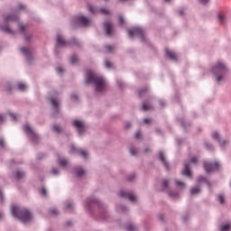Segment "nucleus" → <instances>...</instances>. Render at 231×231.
Masks as SVG:
<instances>
[{
	"label": "nucleus",
	"mask_w": 231,
	"mask_h": 231,
	"mask_svg": "<svg viewBox=\"0 0 231 231\" xmlns=\"http://www.w3.org/2000/svg\"><path fill=\"white\" fill-rule=\"evenodd\" d=\"M86 82L87 84L91 82L97 93H104L105 91H107V83L106 82V79L91 70L87 72Z\"/></svg>",
	"instance_id": "obj_1"
},
{
	"label": "nucleus",
	"mask_w": 231,
	"mask_h": 231,
	"mask_svg": "<svg viewBox=\"0 0 231 231\" xmlns=\"http://www.w3.org/2000/svg\"><path fill=\"white\" fill-rule=\"evenodd\" d=\"M12 215L14 217H19L23 223H28L32 221V213L28 209H19L17 206L12 207Z\"/></svg>",
	"instance_id": "obj_2"
},
{
	"label": "nucleus",
	"mask_w": 231,
	"mask_h": 231,
	"mask_svg": "<svg viewBox=\"0 0 231 231\" xmlns=\"http://www.w3.org/2000/svg\"><path fill=\"white\" fill-rule=\"evenodd\" d=\"M228 71L225 63L218 61L216 66L212 69V73H214L217 77V82H221L223 80V75H225Z\"/></svg>",
	"instance_id": "obj_3"
},
{
	"label": "nucleus",
	"mask_w": 231,
	"mask_h": 231,
	"mask_svg": "<svg viewBox=\"0 0 231 231\" xmlns=\"http://www.w3.org/2000/svg\"><path fill=\"white\" fill-rule=\"evenodd\" d=\"M191 163H198V158L193 157L190 159V162H186L184 164V169L182 171L183 176H187L188 178H190L192 176V173L190 172V164Z\"/></svg>",
	"instance_id": "obj_4"
},
{
	"label": "nucleus",
	"mask_w": 231,
	"mask_h": 231,
	"mask_svg": "<svg viewBox=\"0 0 231 231\" xmlns=\"http://www.w3.org/2000/svg\"><path fill=\"white\" fill-rule=\"evenodd\" d=\"M128 35L129 37H134V35H137L140 39H143V30L140 27H134L132 30H128Z\"/></svg>",
	"instance_id": "obj_5"
},
{
	"label": "nucleus",
	"mask_w": 231,
	"mask_h": 231,
	"mask_svg": "<svg viewBox=\"0 0 231 231\" xmlns=\"http://www.w3.org/2000/svg\"><path fill=\"white\" fill-rule=\"evenodd\" d=\"M73 125L76 127L79 134H84V131H86V125H84V122L80 120H75Z\"/></svg>",
	"instance_id": "obj_6"
},
{
	"label": "nucleus",
	"mask_w": 231,
	"mask_h": 231,
	"mask_svg": "<svg viewBox=\"0 0 231 231\" xmlns=\"http://www.w3.org/2000/svg\"><path fill=\"white\" fill-rule=\"evenodd\" d=\"M88 11L91 12V14H103L104 15H109V10L107 9H100L94 7L91 5H88Z\"/></svg>",
	"instance_id": "obj_7"
},
{
	"label": "nucleus",
	"mask_w": 231,
	"mask_h": 231,
	"mask_svg": "<svg viewBox=\"0 0 231 231\" xmlns=\"http://www.w3.org/2000/svg\"><path fill=\"white\" fill-rule=\"evenodd\" d=\"M204 167L207 172H212V171H217V169H219V164L217 162H206Z\"/></svg>",
	"instance_id": "obj_8"
},
{
	"label": "nucleus",
	"mask_w": 231,
	"mask_h": 231,
	"mask_svg": "<svg viewBox=\"0 0 231 231\" xmlns=\"http://www.w3.org/2000/svg\"><path fill=\"white\" fill-rule=\"evenodd\" d=\"M119 196L120 198H126V199H129L130 201H136V196H134L133 193L122 190L119 192Z\"/></svg>",
	"instance_id": "obj_9"
},
{
	"label": "nucleus",
	"mask_w": 231,
	"mask_h": 231,
	"mask_svg": "<svg viewBox=\"0 0 231 231\" xmlns=\"http://www.w3.org/2000/svg\"><path fill=\"white\" fill-rule=\"evenodd\" d=\"M69 152L71 154H75V152H78V154H79L83 158H88V152H84V150H79V149L75 148L74 145H70Z\"/></svg>",
	"instance_id": "obj_10"
},
{
	"label": "nucleus",
	"mask_w": 231,
	"mask_h": 231,
	"mask_svg": "<svg viewBox=\"0 0 231 231\" xmlns=\"http://www.w3.org/2000/svg\"><path fill=\"white\" fill-rule=\"evenodd\" d=\"M166 57L170 59L171 60H178V57L176 56V53L169 49L165 50Z\"/></svg>",
	"instance_id": "obj_11"
},
{
	"label": "nucleus",
	"mask_w": 231,
	"mask_h": 231,
	"mask_svg": "<svg viewBox=\"0 0 231 231\" xmlns=\"http://www.w3.org/2000/svg\"><path fill=\"white\" fill-rule=\"evenodd\" d=\"M23 131L27 134H30L31 136H32V138H37V134H35V132H33V129H32V127L28 125H26L23 127Z\"/></svg>",
	"instance_id": "obj_12"
},
{
	"label": "nucleus",
	"mask_w": 231,
	"mask_h": 231,
	"mask_svg": "<svg viewBox=\"0 0 231 231\" xmlns=\"http://www.w3.org/2000/svg\"><path fill=\"white\" fill-rule=\"evenodd\" d=\"M77 21L79 24H82V26H88V24H89V19L85 16H78Z\"/></svg>",
	"instance_id": "obj_13"
},
{
	"label": "nucleus",
	"mask_w": 231,
	"mask_h": 231,
	"mask_svg": "<svg viewBox=\"0 0 231 231\" xmlns=\"http://www.w3.org/2000/svg\"><path fill=\"white\" fill-rule=\"evenodd\" d=\"M105 32H106V35H112L113 24H111L110 23H105Z\"/></svg>",
	"instance_id": "obj_14"
},
{
	"label": "nucleus",
	"mask_w": 231,
	"mask_h": 231,
	"mask_svg": "<svg viewBox=\"0 0 231 231\" xmlns=\"http://www.w3.org/2000/svg\"><path fill=\"white\" fill-rule=\"evenodd\" d=\"M21 50H22V53H23V55L27 57V60H32V56L30 49L22 48Z\"/></svg>",
	"instance_id": "obj_15"
},
{
	"label": "nucleus",
	"mask_w": 231,
	"mask_h": 231,
	"mask_svg": "<svg viewBox=\"0 0 231 231\" xmlns=\"http://www.w3.org/2000/svg\"><path fill=\"white\" fill-rule=\"evenodd\" d=\"M58 46H68V42L64 41L61 35H58L56 38Z\"/></svg>",
	"instance_id": "obj_16"
},
{
	"label": "nucleus",
	"mask_w": 231,
	"mask_h": 231,
	"mask_svg": "<svg viewBox=\"0 0 231 231\" xmlns=\"http://www.w3.org/2000/svg\"><path fill=\"white\" fill-rule=\"evenodd\" d=\"M159 160L162 162L163 165L166 167V169H169V163H167V161L165 160V155H163V152H159Z\"/></svg>",
	"instance_id": "obj_17"
},
{
	"label": "nucleus",
	"mask_w": 231,
	"mask_h": 231,
	"mask_svg": "<svg viewBox=\"0 0 231 231\" xmlns=\"http://www.w3.org/2000/svg\"><path fill=\"white\" fill-rule=\"evenodd\" d=\"M84 169L80 168V167H77L75 168V174L76 176H78V178H80V176H84Z\"/></svg>",
	"instance_id": "obj_18"
},
{
	"label": "nucleus",
	"mask_w": 231,
	"mask_h": 231,
	"mask_svg": "<svg viewBox=\"0 0 231 231\" xmlns=\"http://www.w3.org/2000/svg\"><path fill=\"white\" fill-rule=\"evenodd\" d=\"M231 230V224H222L220 226V231H230Z\"/></svg>",
	"instance_id": "obj_19"
},
{
	"label": "nucleus",
	"mask_w": 231,
	"mask_h": 231,
	"mask_svg": "<svg viewBox=\"0 0 231 231\" xmlns=\"http://www.w3.org/2000/svg\"><path fill=\"white\" fill-rule=\"evenodd\" d=\"M152 109V106L149 103H143L142 106V110L143 111H151Z\"/></svg>",
	"instance_id": "obj_20"
},
{
	"label": "nucleus",
	"mask_w": 231,
	"mask_h": 231,
	"mask_svg": "<svg viewBox=\"0 0 231 231\" xmlns=\"http://www.w3.org/2000/svg\"><path fill=\"white\" fill-rule=\"evenodd\" d=\"M14 176L15 180H22V178H24V172L18 171L14 173Z\"/></svg>",
	"instance_id": "obj_21"
},
{
	"label": "nucleus",
	"mask_w": 231,
	"mask_h": 231,
	"mask_svg": "<svg viewBox=\"0 0 231 231\" xmlns=\"http://www.w3.org/2000/svg\"><path fill=\"white\" fill-rule=\"evenodd\" d=\"M5 21L7 22V23H10V21H17V15H12V14H9V15H6L5 17Z\"/></svg>",
	"instance_id": "obj_22"
},
{
	"label": "nucleus",
	"mask_w": 231,
	"mask_h": 231,
	"mask_svg": "<svg viewBox=\"0 0 231 231\" xmlns=\"http://www.w3.org/2000/svg\"><path fill=\"white\" fill-rule=\"evenodd\" d=\"M50 102L52 106V107H54V109H58L59 108V101L55 98H51Z\"/></svg>",
	"instance_id": "obj_23"
},
{
	"label": "nucleus",
	"mask_w": 231,
	"mask_h": 231,
	"mask_svg": "<svg viewBox=\"0 0 231 231\" xmlns=\"http://www.w3.org/2000/svg\"><path fill=\"white\" fill-rule=\"evenodd\" d=\"M16 88L20 90V91H26V85H24L23 83H18L16 85Z\"/></svg>",
	"instance_id": "obj_24"
},
{
	"label": "nucleus",
	"mask_w": 231,
	"mask_h": 231,
	"mask_svg": "<svg viewBox=\"0 0 231 231\" xmlns=\"http://www.w3.org/2000/svg\"><path fill=\"white\" fill-rule=\"evenodd\" d=\"M217 19L218 23H220L221 24H225V22L226 21V18L223 14H218Z\"/></svg>",
	"instance_id": "obj_25"
},
{
	"label": "nucleus",
	"mask_w": 231,
	"mask_h": 231,
	"mask_svg": "<svg viewBox=\"0 0 231 231\" xmlns=\"http://www.w3.org/2000/svg\"><path fill=\"white\" fill-rule=\"evenodd\" d=\"M199 192H201V189L199 187L192 188L190 190L192 196H194V194H199Z\"/></svg>",
	"instance_id": "obj_26"
},
{
	"label": "nucleus",
	"mask_w": 231,
	"mask_h": 231,
	"mask_svg": "<svg viewBox=\"0 0 231 231\" xmlns=\"http://www.w3.org/2000/svg\"><path fill=\"white\" fill-rule=\"evenodd\" d=\"M126 230L127 231H134V230H136V226H134L133 224H129L126 226Z\"/></svg>",
	"instance_id": "obj_27"
},
{
	"label": "nucleus",
	"mask_w": 231,
	"mask_h": 231,
	"mask_svg": "<svg viewBox=\"0 0 231 231\" xmlns=\"http://www.w3.org/2000/svg\"><path fill=\"white\" fill-rule=\"evenodd\" d=\"M70 62H71V64H77V62H79V58H77L76 55H72L70 57Z\"/></svg>",
	"instance_id": "obj_28"
},
{
	"label": "nucleus",
	"mask_w": 231,
	"mask_h": 231,
	"mask_svg": "<svg viewBox=\"0 0 231 231\" xmlns=\"http://www.w3.org/2000/svg\"><path fill=\"white\" fill-rule=\"evenodd\" d=\"M59 163L61 167H66L68 165V161H66L65 159H60Z\"/></svg>",
	"instance_id": "obj_29"
},
{
	"label": "nucleus",
	"mask_w": 231,
	"mask_h": 231,
	"mask_svg": "<svg viewBox=\"0 0 231 231\" xmlns=\"http://www.w3.org/2000/svg\"><path fill=\"white\" fill-rule=\"evenodd\" d=\"M217 201L221 204L225 203V196H223L222 194H219L217 196Z\"/></svg>",
	"instance_id": "obj_30"
},
{
	"label": "nucleus",
	"mask_w": 231,
	"mask_h": 231,
	"mask_svg": "<svg viewBox=\"0 0 231 231\" xmlns=\"http://www.w3.org/2000/svg\"><path fill=\"white\" fill-rule=\"evenodd\" d=\"M106 50L107 53H111L113 51V50H115V47H113L111 45H106Z\"/></svg>",
	"instance_id": "obj_31"
},
{
	"label": "nucleus",
	"mask_w": 231,
	"mask_h": 231,
	"mask_svg": "<svg viewBox=\"0 0 231 231\" xmlns=\"http://www.w3.org/2000/svg\"><path fill=\"white\" fill-rule=\"evenodd\" d=\"M2 30H3L4 32H5L6 33H14V32L11 31V30H10V27H8V26L3 27Z\"/></svg>",
	"instance_id": "obj_32"
},
{
	"label": "nucleus",
	"mask_w": 231,
	"mask_h": 231,
	"mask_svg": "<svg viewBox=\"0 0 231 231\" xmlns=\"http://www.w3.org/2000/svg\"><path fill=\"white\" fill-rule=\"evenodd\" d=\"M162 187H163V189H167L169 187V180H162Z\"/></svg>",
	"instance_id": "obj_33"
},
{
	"label": "nucleus",
	"mask_w": 231,
	"mask_h": 231,
	"mask_svg": "<svg viewBox=\"0 0 231 231\" xmlns=\"http://www.w3.org/2000/svg\"><path fill=\"white\" fill-rule=\"evenodd\" d=\"M53 131L55 133H60V126H59L57 125H53Z\"/></svg>",
	"instance_id": "obj_34"
},
{
	"label": "nucleus",
	"mask_w": 231,
	"mask_h": 231,
	"mask_svg": "<svg viewBox=\"0 0 231 231\" xmlns=\"http://www.w3.org/2000/svg\"><path fill=\"white\" fill-rule=\"evenodd\" d=\"M105 66H106V68H113V63H111V61H109V60H106Z\"/></svg>",
	"instance_id": "obj_35"
},
{
	"label": "nucleus",
	"mask_w": 231,
	"mask_h": 231,
	"mask_svg": "<svg viewBox=\"0 0 231 231\" xmlns=\"http://www.w3.org/2000/svg\"><path fill=\"white\" fill-rule=\"evenodd\" d=\"M175 183H176L177 187L185 188V184L180 180H176Z\"/></svg>",
	"instance_id": "obj_36"
},
{
	"label": "nucleus",
	"mask_w": 231,
	"mask_h": 231,
	"mask_svg": "<svg viewBox=\"0 0 231 231\" xmlns=\"http://www.w3.org/2000/svg\"><path fill=\"white\" fill-rule=\"evenodd\" d=\"M137 152H138L136 151V149L134 148L130 149V153L132 154V156H136Z\"/></svg>",
	"instance_id": "obj_37"
},
{
	"label": "nucleus",
	"mask_w": 231,
	"mask_h": 231,
	"mask_svg": "<svg viewBox=\"0 0 231 231\" xmlns=\"http://www.w3.org/2000/svg\"><path fill=\"white\" fill-rule=\"evenodd\" d=\"M40 194H42V196H46V189L42 188V189H40Z\"/></svg>",
	"instance_id": "obj_38"
},
{
	"label": "nucleus",
	"mask_w": 231,
	"mask_h": 231,
	"mask_svg": "<svg viewBox=\"0 0 231 231\" xmlns=\"http://www.w3.org/2000/svg\"><path fill=\"white\" fill-rule=\"evenodd\" d=\"M51 173L53 174V175H57V174H59V170L53 168V169L51 171Z\"/></svg>",
	"instance_id": "obj_39"
},
{
	"label": "nucleus",
	"mask_w": 231,
	"mask_h": 231,
	"mask_svg": "<svg viewBox=\"0 0 231 231\" xmlns=\"http://www.w3.org/2000/svg\"><path fill=\"white\" fill-rule=\"evenodd\" d=\"M199 183H201V181L207 182V179L205 177H199L198 179Z\"/></svg>",
	"instance_id": "obj_40"
},
{
	"label": "nucleus",
	"mask_w": 231,
	"mask_h": 231,
	"mask_svg": "<svg viewBox=\"0 0 231 231\" xmlns=\"http://www.w3.org/2000/svg\"><path fill=\"white\" fill-rule=\"evenodd\" d=\"M213 138L215 139V140H217L218 138H219V134H217V132H215V133H213Z\"/></svg>",
	"instance_id": "obj_41"
},
{
	"label": "nucleus",
	"mask_w": 231,
	"mask_h": 231,
	"mask_svg": "<svg viewBox=\"0 0 231 231\" xmlns=\"http://www.w3.org/2000/svg\"><path fill=\"white\" fill-rule=\"evenodd\" d=\"M51 214L52 216H57V215L59 214V212L57 211V209H51Z\"/></svg>",
	"instance_id": "obj_42"
},
{
	"label": "nucleus",
	"mask_w": 231,
	"mask_h": 231,
	"mask_svg": "<svg viewBox=\"0 0 231 231\" xmlns=\"http://www.w3.org/2000/svg\"><path fill=\"white\" fill-rule=\"evenodd\" d=\"M134 136H135L136 140H139V138L142 136V133L136 132Z\"/></svg>",
	"instance_id": "obj_43"
},
{
	"label": "nucleus",
	"mask_w": 231,
	"mask_h": 231,
	"mask_svg": "<svg viewBox=\"0 0 231 231\" xmlns=\"http://www.w3.org/2000/svg\"><path fill=\"white\" fill-rule=\"evenodd\" d=\"M91 203H98V200L93 199H88V205H91Z\"/></svg>",
	"instance_id": "obj_44"
},
{
	"label": "nucleus",
	"mask_w": 231,
	"mask_h": 231,
	"mask_svg": "<svg viewBox=\"0 0 231 231\" xmlns=\"http://www.w3.org/2000/svg\"><path fill=\"white\" fill-rule=\"evenodd\" d=\"M118 21H119V24H124L125 23L124 17H122V16L118 17Z\"/></svg>",
	"instance_id": "obj_45"
},
{
	"label": "nucleus",
	"mask_w": 231,
	"mask_h": 231,
	"mask_svg": "<svg viewBox=\"0 0 231 231\" xmlns=\"http://www.w3.org/2000/svg\"><path fill=\"white\" fill-rule=\"evenodd\" d=\"M0 147H5V140L3 138H0Z\"/></svg>",
	"instance_id": "obj_46"
},
{
	"label": "nucleus",
	"mask_w": 231,
	"mask_h": 231,
	"mask_svg": "<svg viewBox=\"0 0 231 231\" xmlns=\"http://www.w3.org/2000/svg\"><path fill=\"white\" fill-rule=\"evenodd\" d=\"M66 208H67V209H68V208H73V204H71V203H67Z\"/></svg>",
	"instance_id": "obj_47"
},
{
	"label": "nucleus",
	"mask_w": 231,
	"mask_h": 231,
	"mask_svg": "<svg viewBox=\"0 0 231 231\" xmlns=\"http://www.w3.org/2000/svg\"><path fill=\"white\" fill-rule=\"evenodd\" d=\"M171 198H178V193H170Z\"/></svg>",
	"instance_id": "obj_48"
},
{
	"label": "nucleus",
	"mask_w": 231,
	"mask_h": 231,
	"mask_svg": "<svg viewBox=\"0 0 231 231\" xmlns=\"http://www.w3.org/2000/svg\"><path fill=\"white\" fill-rule=\"evenodd\" d=\"M10 116L13 120H14V121L17 120V116L11 114Z\"/></svg>",
	"instance_id": "obj_49"
},
{
	"label": "nucleus",
	"mask_w": 231,
	"mask_h": 231,
	"mask_svg": "<svg viewBox=\"0 0 231 231\" xmlns=\"http://www.w3.org/2000/svg\"><path fill=\"white\" fill-rule=\"evenodd\" d=\"M143 93H147V88H145L143 90L139 91V95H142Z\"/></svg>",
	"instance_id": "obj_50"
},
{
	"label": "nucleus",
	"mask_w": 231,
	"mask_h": 231,
	"mask_svg": "<svg viewBox=\"0 0 231 231\" xmlns=\"http://www.w3.org/2000/svg\"><path fill=\"white\" fill-rule=\"evenodd\" d=\"M56 69H57L58 73H62V71H64V69L60 67L57 68Z\"/></svg>",
	"instance_id": "obj_51"
},
{
	"label": "nucleus",
	"mask_w": 231,
	"mask_h": 231,
	"mask_svg": "<svg viewBox=\"0 0 231 231\" xmlns=\"http://www.w3.org/2000/svg\"><path fill=\"white\" fill-rule=\"evenodd\" d=\"M151 122V119L145 118L143 119V124H149Z\"/></svg>",
	"instance_id": "obj_52"
},
{
	"label": "nucleus",
	"mask_w": 231,
	"mask_h": 231,
	"mask_svg": "<svg viewBox=\"0 0 231 231\" xmlns=\"http://www.w3.org/2000/svg\"><path fill=\"white\" fill-rule=\"evenodd\" d=\"M20 32H24V25L23 24H20Z\"/></svg>",
	"instance_id": "obj_53"
},
{
	"label": "nucleus",
	"mask_w": 231,
	"mask_h": 231,
	"mask_svg": "<svg viewBox=\"0 0 231 231\" xmlns=\"http://www.w3.org/2000/svg\"><path fill=\"white\" fill-rule=\"evenodd\" d=\"M199 3H201L202 5H207V3H208V0H199Z\"/></svg>",
	"instance_id": "obj_54"
},
{
	"label": "nucleus",
	"mask_w": 231,
	"mask_h": 231,
	"mask_svg": "<svg viewBox=\"0 0 231 231\" xmlns=\"http://www.w3.org/2000/svg\"><path fill=\"white\" fill-rule=\"evenodd\" d=\"M29 39H32V35L26 34V35H25V40L28 41Z\"/></svg>",
	"instance_id": "obj_55"
},
{
	"label": "nucleus",
	"mask_w": 231,
	"mask_h": 231,
	"mask_svg": "<svg viewBox=\"0 0 231 231\" xmlns=\"http://www.w3.org/2000/svg\"><path fill=\"white\" fill-rule=\"evenodd\" d=\"M183 14H184V10H183V9H180V10H179V14H180V15H183Z\"/></svg>",
	"instance_id": "obj_56"
},
{
	"label": "nucleus",
	"mask_w": 231,
	"mask_h": 231,
	"mask_svg": "<svg viewBox=\"0 0 231 231\" xmlns=\"http://www.w3.org/2000/svg\"><path fill=\"white\" fill-rule=\"evenodd\" d=\"M220 145H225L226 143V141H219Z\"/></svg>",
	"instance_id": "obj_57"
},
{
	"label": "nucleus",
	"mask_w": 231,
	"mask_h": 231,
	"mask_svg": "<svg viewBox=\"0 0 231 231\" xmlns=\"http://www.w3.org/2000/svg\"><path fill=\"white\" fill-rule=\"evenodd\" d=\"M134 178V175L130 176V178H128V181H133Z\"/></svg>",
	"instance_id": "obj_58"
},
{
	"label": "nucleus",
	"mask_w": 231,
	"mask_h": 231,
	"mask_svg": "<svg viewBox=\"0 0 231 231\" xmlns=\"http://www.w3.org/2000/svg\"><path fill=\"white\" fill-rule=\"evenodd\" d=\"M71 43H72V44H78V42H77V40L73 39V40L71 41Z\"/></svg>",
	"instance_id": "obj_59"
},
{
	"label": "nucleus",
	"mask_w": 231,
	"mask_h": 231,
	"mask_svg": "<svg viewBox=\"0 0 231 231\" xmlns=\"http://www.w3.org/2000/svg\"><path fill=\"white\" fill-rule=\"evenodd\" d=\"M129 127H131V123L126 124V129H129Z\"/></svg>",
	"instance_id": "obj_60"
},
{
	"label": "nucleus",
	"mask_w": 231,
	"mask_h": 231,
	"mask_svg": "<svg viewBox=\"0 0 231 231\" xmlns=\"http://www.w3.org/2000/svg\"><path fill=\"white\" fill-rule=\"evenodd\" d=\"M151 152V149H149V148H146L145 150H144V152Z\"/></svg>",
	"instance_id": "obj_61"
},
{
	"label": "nucleus",
	"mask_w": 231,
	"mask_h": 231,
	"mask_svg": "<svg viewBox=\"0 0 231 231\" xmlns=\"http://www.w3.org/2000/svg\"><path fill=\"white\" fill-rule=\"evenodd\" d=\"M207 149H212V145L207 144Z\"/></svg>",
	"instance_id": "obj_62"
},
{
	"label": "nucleus",
	"mask_w": 231,
	"mask_h": 231,
	"mask_svg": "<svg viewBox=\"0 0 231 231\" xmlns=\"http://www.w3.org/2000/svg\"><path fill=\"white\" fill-rule=\"evenodd\" d=\"M4 118H3V116L0 115V122H3Z\"/></svg>",
	"instance_id": "obj_63"
},
{
	"label": "nucleus",
	"mask_w": 231,
	"mask_h": 231,
	"mask_svg": "<svg viewBox=\"0 0 231 231\" xmlns=\"http://www.w3.org/2000/svg\"><path fill=\"white\" fill-rule=\"evenodd\" d=\"M71 98L73 99V98H77V96L76 95H72L71 96Z\"/></svg>",
	"instance_id": "obj_64"
}]
</instances>
